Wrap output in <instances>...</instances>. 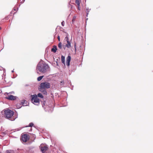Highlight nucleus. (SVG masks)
Returning a JSON list of instances; mask_svg holds the SVG:
<instances>
[{
  "instance_id": "19",
  "label": "nucleus",
  "mask_w": 153,
  "mask_h": 153,
  "mask_svg": "<svg viewBox=\"0 0 153 153\" xmlns=\"http://www.w3.org/2000/svg\"><path fill=\"white\" fill-rule=\"evenodd\" d=\"M43 77H44L43 76H40L38 77L37 78V80L39 81H40L42 79V78H43Z\"/></svg>"
},
{
  "instance_id": "15",
  "label": "nucleus",
  "mask_w": 153,
  "mask_h": 153,
  "mask_svg": "<svg viewBox=\"0 0 153 153\" xmlns=\"http://www.w3.org/2000/svg\"><path fill=\"white\" fill-rule=\"evenodd\" d=\"M6 153H16V152L13 150H7Z\"/></svg>"
},
{
  "instance_id": "4",
  "label": "nucleus",
  "mask_w": 153,
  "mask_h": 153,
  "mask_svg": "<svg viewBox=\"0 0 153 153\" xmlns=\"http://www.w3.org/2000/svg\"><path fill=\"white\" fill-rule=\"evenodd\" d=\"M37 96V97H38L42 99L43 101L41 100V102H42V107L45 109L47 107L46 105H45L46 99L43 98L42 94L40 93H38Z\"/></svg>"
},
{
  "instance_id": "35",
  "label": "nucleus",
  "mask_w": 153,
  "mask_h": 153,
  "mask_svg": "<svg viewBox=\"0 0 153 153\" xmlns=\"http://www.w3.org/2000/svg\"><path fill=\"white\" fill-rule=\"evenodd\" d=\"M25 1V0H24L23 2L22 3H23L24 1Z\"/></svg>"
},
{
  "instance_id": "33",
  "label": "nucleus",
  "mask_w": 153,
  "mask_h": 153,
  "mask_svg": "<svg viewBox=\"0 0 153 153\" xmlns=\"http://www.w3.org/2000/svg\"><path fill=\"white\" fill-rule=\"evenodd\" d=\"M75 18V17H74L73 18H74H74Z\"/></svg>"
},
{
  "instance_id": "7",
  "label": "nucleus",
  "mask_w": 153,
  "mask_h": 153,
  "mask_svg": "<svg viewBox=\"0 0 153 153\" xmlns=\"http://www.w3.org/2000/svg\"><path fill=\"white\" fill-rule=\"evenodd\" d=\"M28 139V136L27 134H24L22 137L21 140L23 142H27Z\"/></svg>"
},
{
  "instance_id": "8",
  "label": "nucleus",
  "mask_w": 153,
  "mask_h": 153,
  "mask_svg": "<svg viewBox=\"0 0 153 153\" xmlns=\"http://www.w3.org/2000/svg\"><path fill=\"white\" fill-rule=\"evenodd\" d=\"M40 148L41 150L42 153H45L48 149V147L47 146H45L43 147L40 146Z\"/></svg>"
},
{
  "instance_id": "16",
  "label": "nucleus",
  "mask_w": 153,
  "mask_h": 153,
  "mask_svg": "<svg viewBox=\"0 0 153 153\" xmlns=\"http://www.w3.org/2000/svg\"><path fill=\"white\" fill-rule=\"evenodd\" d=\"M16 107L18 108H20L22 107V105L21 102L20 103H18L16 104Z\"/></svg>"
},
{
  "instance_id": "21",
  "label": "nucleus",
  "mask_w": 153,
  "mask_h": 153,
  "mask_svg": "<svg viewBox=\"0 0 153 153\" xmlns=\"http://www.w3.org/2000/svg\"><path fill=\"white\" fill-rule=\"evenodd\" d=\"M68 35H67V36L65 37V40L67 42H68V41H69V38H68Z\"/></svg>"
},
{
  "instance_id": "31",
  "label": "nucleus",
  "mask_w": 153,
  "mask_h": 153,
  "mask_svg": "<svg viewBox=\"0 0 153 153\" xmlns=\"http://www.w3.org/2000/svg\"><path fill=\"white\" fill-rule=\"evenodd\" d=\"M73 22H74V21H73V20L72 21V23H73Z\"/></svg>"
},
{
  "instance_id": "5",
  "label": "nucleus",
  "mask_w": 153,
  "mask_h": 153,
  "mask_svg": "<svg viewBox=\"0 0 153 153\" xmlns=\"http://www.w3.org/2000/svg\"><path fill=\"white\" fill-rule=\"evenodd\" d=\"M32 102L35 105H38L39 103V100L36 94L33 96L31 99Z\"/></svg>"
},
{
  "instance_id": "3",
  "label": "nucleus",
  "mask_w": 153,
  "mask_h": 153,
  "mask_svg": "<svg viewBox=\"0 0 153 153\" xmlns=\"http://www.w3.org/2000/svg\"><path fill=\"white\" fill-rule=\"evenodd\" d=\"M50 86L51 85L49 83L47 82H45L40 84L39 88L46 89L50 88Z\"/></svg>"
},
{
  "instance_id": "28",
  "label": "nucleus",
  "mask_w": 153,
  "mask_h": 153,
  "mask_svg": "<svg viewBox=\"0 0 153 153\" xmlns=\"http://www.w3.org/2000/svg\"><path fill=\"white\" fill-rule=\"evenodd\" d=\"M56 65L57 66H59V64H58V62L57 61H56Z\"/></svg>"
},
{
  "instance_id": "24",
  "label": "nucleus",
  "mask_w": 153,
  "mask_h": 153,
  "mask_svg": "<svg viewBox=\"0 0 153 153\" xmlns=\"http://www.w3.org/2000/svg\"><path fill=\"white\" fill-rule=\"evenodd\" d=\"M9 93V94H14V92L13 91H12V92H10L9 93Z\"/></svg>"
},
{
  "instance_id": "32",
  "label": "nucleus",
  "mask_w": 153,
  "mask_h": 153,
  "mask_svg": "<svg viewBox=\"0 0 153 153\" xmlns=\"http://www.w3.org/2000/svg\"><path fill=\"white\" fill-rule=\"evenodd\" d=\"M6 19H7V18H5Z\"/></svg>"
},
{
  "instance_id": "13",
  "label": "nucleus",
  "mask_w": 153,
  "mask_h": 153,
  "mask_svg": "<svg viewBox=\"0 0 153 153\" xmlns=\"http://www.w3.org/2000/svg\"><path fill=\"white\" fill-rule=\"evenodd\" d=\"M57 50V47L56 46H54L53 48L51 49V51L54 53H56V50Z\"/></svg>"
},
{
  "instance_id": "23",
  "label": "nucleus",
  "mask_w": 153,
  "mask_h": 153,
  "mask_svg": "<svg viewBox=\"0 0 153 153\" xmlns=\"http://www.w3.org/2000/svg\"><path fill=\"white\" fill-rule=\"evenodd\" d=\"M62 25V26H64L65 25V22L64 21H63L61 23Z\"/></svg>"
},
{
  "instance_id": "6",
  "label": "nucleus",
  "mask_w": 153,
  "mask_h": 153,
  "mask_svg": "<svg viewBox=\"0 0 153 153\" xmlns=\"http://www.w3.org/2000/svg\"><path fill=\"white\" fill-rule=\"evenodd\" d=\"M4 94L5 95V98L9 100H15L17 97L16 96H14L12 95L9 94V93H5Z\"/></svg>"
},
{
  "instance_id": "30",
  "label": "nucleus",
  "mask_w": 153,
  "mask_h": 153,
  "mask_svg": "<svg viewBox=\"0 0 153 153\" xmlns=\"http://www.w3.org/2000/svg\"><path fill=\"white\" fill-rule=\"evenodd\" d=\"M75 46H76V45L75 44V51L76 50V48H75Z\"/></svg>"
},
{
  "instance_id": "27",
  "label": "nucleus",
  "mask_w": 153,
  "mask_h": 153,
  "mask_svg": "<svg viewBox=\"0 0 153 153\" xmlns=\"http://www.w3.org/2000/svg\"><path fill=\"white\" fill-rule=\"evenodd\" d=\"M13 9L15 11H17L18 10V8H14Z\"/></svg>"
},
{
  "instance_id": "18",
  "label": "nucleus",
  "mask_w": 153,
  "mask_h": 153,
  "mask_svg": "<svg viewBox=\"0 0 153 153\" xmlns=\"http://www.w3.org/2000/svg\"><path fill=\"white\" fill-rule=\"evenodd\" d=\"M91 10V9H89L88 8H86V16L87 17L88 15L89 14V13L90 10Z\"/></svg>"
},
{
  "instance_id": "12",
  "label": "nucleus",
  "mask_w": 153,
  "mask_h": 153,
  "mask_svg": "<svg viewBox=\"0 0 153 153\" xmlns=\"http://www.w3.org/2000/svg\"><path fill=\"white\" fill-rule=\"evenodd\" d=\"M22 106H26L27 105V102L26 100H23L21 102Z\"/></svg>"
},
{
  "instance_id": "25",
  "label": "nucleus",
  "mask_w": 153,
  "mask_h": 153,
  "mask_svg": "<svg viewBox=\"0 0 153 153\" xmlns=\"http://www.w3.org/2000/svg\"><path fill=\"white\" fill-rule=\"evenodd\" d=\"M77 6H78V7H77L78 9L79 10H80V4H79V5H77Z\"/></svg>"
},
{
  "instance_id": "29",
  "label": "nucleus",
  "mask_w": 153,
  "mask_h": 153,
  "mask_svg": "<svg viewBox=\"0 0 153 153\" xmlns=\"http://www.w3.org/2000/svg\"><path fill=\"white\" fill-rule=\"evenodd\" d=\"M11 72H12V73L13 72H14V70H12V71Z\"/></svg>"
},
{
  "instance_id": "17",
  "label": "nucleus",
  "mask_w": 153,
  "mask_h": 153,
  "mask_svg": "<svg viewBox=\"0 0 153 153\" xmlns=\"http://www.w3.org/2000/svg\"><path fill=\"white\" fill-rule=\"evenodd\" d=\"M58 48L59 49H62V43L61 42H59L58 44Z\"/></svg>"
},
{
  "instance_id": "36",
  "label": "nucleus",
  "mask_w": 153,
  "mask_h": 153,
  "mask_svg": "<svg viewBox=\"0 0 153 153\" xmlns=\"http://www.w3.org/2000/svg\"><path fill=\"white\" fill-rule=\"evenodd\" d=\"M0 153H1V152H0Z\"/></svg>"
},
{
  "instance_id": "26",
  "label": "nucleus",
  "mask_w": 153,
  "mask_h": 153,
  "mask_svg": "<svg viewBox=\"0 0 153 153\" xmlns=\"http://www.w3.org/2000/svg\"><path fill=\"white\" fill-rule=\"evenodd\" d=\"M59 41H60V36H58L57 37Z\"/></svg>"
},
{
  "instance_id": "2",
  "label": "nucleus",
  "mask_w": 153,
  "mask_h": 153,
  "mask_svg": "<svg viewBox=\"0 0 153 153\" xmlns=\"http://www.w3.org/2000/svg\"><path fill=\"white\" fill-rule=\"evenodd\" d=\"M14 115V112L11 110L8 109L4 111V116L5 118L11 121L15 120L13 116Z\"/></svg>"
},
{
  "instance_id": "11",
  "label": "nucleus",
  "mask_w": 153,
  "mask_h": 153,
  "mask_svg": "<svg viewBox=\"0 0 153 153\" xmlns=\"http://www.w3.org/2000/svg\"><path fill=\"white\" fill-rule=\"evenodd\" d=\"M67 43V44L63 45L64 49H65V48L66 47H67L68 48H70L71 47V44L70 42L69 41H68Z\"/></svg>"
},
{
  "instance_id": "14",
  "label": "nucleus",
  "mask_w": 153,
  "mask_h": 153,
  "mask_svg": "<svg viewBox=\"0 0 153 153\" xmlns=\"http://www.w3.org/2000/svg\"><path fill=\"white\" fill-rule=\"evenodd\" d=\"M61 61L62 63L65 65V57L63 56H61Z\"/></svg>"
},
{
  "instance_id": "10",
  "label": "nucleus",
  "mask_w": 153,
  "mask_h": 153,
  "mask_svg": "<svg viewBox=\"0 0 153 153\" xmlns=\"http://www.w3.org/2000/svg\"><path fill=\"white\" fill-rule=\"evenodd\" d=\"M39 91L41 92L43 94L45 95H47V92L46 89L39 88Z\"/></svg>"
},
{
  "instance_id": "20",
  "label": "nucleus",
  "mask_w": 153,
  "mask_h": 153,
  "mask_svg": "<svg viewBox=\"0 0 153 153\" xmlns=\"http://www.w3.org/2000/svg\"><path fill=\"white\" fill-rule=\"evenodd\" d=\"M34 125V124L33 123H29V126H27V127H32Z\"/></svg>"
},
{
  "instance_id": "9",
  "label": "nucleus",
  "mask_w": 153,
  "mask_h": 153,
  "mask_svg": "<svg viewBox=\"0 0 153 153\" xmlns=\"http://www.w3.org/2000/svg\"><path fill=\"white\" fill-rule=\"evenodd\" d=\"M71 58V56L69 55L67 57L66 63V64L67 65L68 67L70 66Z\"/></svg>"
},
{
  "instance_id": "22",
  "label": "nucleus",
  "mask_w": 153,
  "mask_h": 153,
  "mask_svg": "<svg viewBox=\"0 0 153 153\" xmlns=\"http://www.w3.org/2000/svg\"><path fill=\"white\" fill-rule=\"evenodd\" d=\"M79 0H76V3L77 5H79V4H80V2H79Z\"/></svg>"
},
{
  "instance_id": "34",
  "label": "nucleus",
  "mask_w": 153,
  "mask_h": 153,
  "mask_svg": "<svg viewBox=\"0 0 153 153\" xmlns=\"http://www.w3.org/2000/svg\"><path fill=\"white\" fill-rule=\"evenodd\" d=\"M1 29V28L0 27V30Z\"/></svg>"
},
{
  "instance_id": "1",
  "label": "nucleus",
  "mask_w": 153,
  "mask_h": 153,
  "mask_svg": "<svg viewBox=\"0 0 153 153\" xmlns=\"http://www.w3.org/2000/svg\"><path fill=\"white\" fill-rule=\"evenodd\" d=\"M49 66L48 65L43 61H40L36 67V71L37 73L39 72L45 73L48 70Z\"/></svg>"
}]
</instances>
